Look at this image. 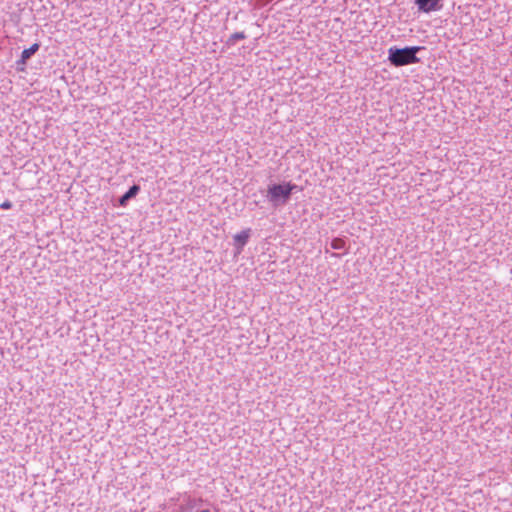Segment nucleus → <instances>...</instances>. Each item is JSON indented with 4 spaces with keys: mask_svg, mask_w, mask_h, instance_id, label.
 I'll list each match as a JSON object with an SVG mask.
<instances>
[{
    "mask_svg": "<svg viewBox=\"0 0 512 512\" xmlns=\"http://www.w3.org/2000/svg\"><path fill=\"white\" fill-rule=\"evenodd\" d=\"M421 50L419 46L405 48L390 47L388 50V60L395 67L415 64L420 61L417 53Z\"/></svg>",
    "mask_w": 512,
    "mask_h": 512,
    "instance_id": "f257e3e1",
    "label": "nucleus"
},
{
    "mask_svg": "<svg viewBox=\"0 0 512 512\" xmlns=\"http://www.w3.org/2000/svg\"><path fill=\"white\" fill-rule=\"evenodd\" d=\"M38 49H39L38 43H34L29 48L24 49L21 53L22 61L25 62L26 60H28L33 54H35L38 51Z\"/></svg>",
    "mask_w": 512,
    "mask_h": 512,
    "instance_id": "423d86ee",
    "label": "nucleus"
},
{
    "mask_svg": "<svg viewBox=\"0 0 512 512\" xmlns=\"http://www.w3.org/2000/svg\"><path fill=\"white\" fill-rule=\"evenodd\" d=\"M140 188L138 185H133L132 187L129 188V190L120 197L119 199V204L120 206H125L127 201L133 197H135L137 195V193L139 192Z\"/></svg>",
    "mask_w": 512,
    "mask_h": 512,
    "instance_id": "39448f33",
    "label": "nucleus"
},
{
    "mask_svg": "<svg viewBox=\"0 0 512 512\" xmlns=\"http://www.w3.org/2000/svg\"><path fill=\"white\" fill-rule=\"evenodd\" d=\"M345 246V241L342 238H334L331 241V247L335 250H341Z\"/></svg>",
    "mask_w": 512,
    "mask_h": 512,
    "instance_id": "0eeeda50",
    "label": "nucleus"
},
{
    "mask_svg": "<svg viewBox=\"0 0 512 512\" xmlns=\"http://www.w3.org/2000/svg\"><path fill=\"white\" fill-rule=\"evenodd\" d=\"M440 2L441 0H415L418 10L424 13L440 10L442 8Z\"/></svg>",
    "mask_w": 512,
    "mask_h": 512,
    "instance_id": "7ed1b4c3",
    "label": "nucleus"
},
{
    "mask_svg": "<svg viewBox=\"0 0 512 512\" xmlns=\"http://www.w3.org/2000/svg\"><path fill=\"white\" fill-rule=\"evenodd\" d=\"M11 207H12V203H11L10 201H8V200H6V201H4V202H2V203L0 204V208H1V209H4V210H8V209H10Z\"/></svg>",
    "mask_w": 512,
    "mask_h": 512,
    "instance_id": "1a4fd4ad",
    "label": "nucleus"
},
{
    "mask_svg": "<svg viewBox=\"0 0 512 512\" xmlns=\"http://www.w3.org/2000/svg\"><path fill=\"white\" fill-rule=\"evenodd\" d=\"M245 38V34L243 32H236L231 35L232 40H241Z\"/></svg>",
    "mask_w": 512,
    "mask_h": 512,
    "instance_id": "6e6552de",
    "label": "nucleus"
},
{
    "mask_svg": "<svg viewBox=\"0 0 512 512\" xmlns=\"http://www.w3.org/2000/svg\"><path fill=\"white\" fill-rule=\"evenodd\" d=\"M249 237H250V229H245V230H243V231H241V232H239V233L234 235L233 239H234L235 244L238 247V251L239 252L246 245V243L248 242Z\"/></svg>",
    "mask_w": 512,
    "mask_h": 512,
    "instance_id": "20e7f679",
    "label": "nucleus"
},
{
    "mask_svg": "<svg viewBox=\"0 0 512 512\" xmlns=\"http://www.w3.org/2000/svg\"><path fill=\"white\" fill-rule=\"evenodd\" d=\"M295 188L296 186L291 183L272 185L268 188V196L271 201H277L280 198L286 201Z\"/></svg>",
    "mask_w": 512,
    "mask_h": 512,
    "instance_id": "f03ea898",
    "label": "nucleus"
}]
</instances>
